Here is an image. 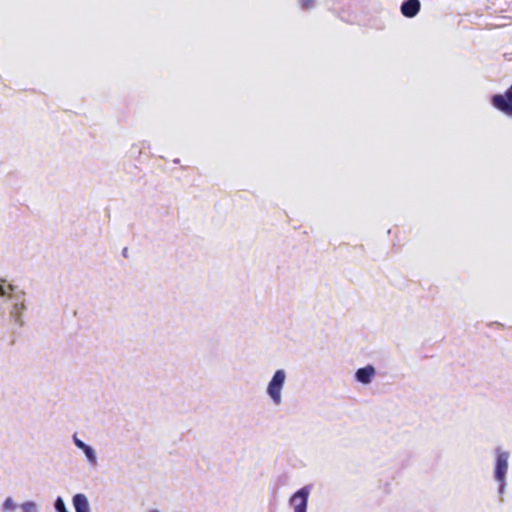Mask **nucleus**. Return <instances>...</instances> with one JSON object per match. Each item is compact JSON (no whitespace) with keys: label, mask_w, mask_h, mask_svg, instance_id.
<instances>
[{"label":"nucleus","mask_w":512,"mask_h":512,"mask_svg":"<svg viewBox=\"0 0 512 512\" xmlns=\"http://www.w3.org/2000/svg\"><path fill=\"white\" fill-rule=\"evenodd\" d=\"M492 106L512 118V85L502 94H495L491 98Z\"/></svg>","instance_id":"f257e3e1"},{"label":"nucleus","mask_w":512,"mask_h":512,"mask_svg":"<svg viewBox=\"0 0 512 512\" xmlns=\"http://www.w3.org/2000/svg\"><path fill=\"white\" fill-rule=\"evenodd\" d=\"M285 378V372L283 370H277L268 385L267 392L275 404H279L281 402V390L283 388Z\"/></svg>","instance_id":"f03ea898"},{"label":"nucleus","mask_w":512,"mask_h":512,"mask_svg":"<svg viewBox=\"0 0 512 512\" xmlns=\"http://www.w3.org/2000/svg\"><path fill=\"white\" fill-rule=\"evenodd\" d=\"M508 453L501 452L498 454L495 464V478L503 483L508 470Z\"/></svg>","instance_id":"7ed1b4c3"},{"label":"nucleus","mask_w":512,"mask_h":512,"mask_svg":"<svg viewBox=\"0 0 512 512\" xmlns=\"http://www.w3.org/2000/svg\"><path fill=\"white\" fill-rule=\"evenodd\" d=\"M308 495L307 488H302L293 495L291 501L294 503V512H306Z\"/></svg>","instance_id":"20e7f679"},{"label":"nucleus","mask_w":512,"mask_h":512,"mask_svg":"<svg viewBox=\"0 0 512 512\" xmlns=\"http://www.w3.org/2000/svg\"><path fill=\"white\" fill-rule=\"evenodd\" d=\"M420 7L419 0H406L401 5V13L407 18H412L418 14Z\"/></svg>","instance_id":"39448f33"},{"label":"nucleus","mask_w":512,"mask_h":512,"mask_svg":"<svg viewBox=\"0 0 512 512\" xmlns=\"http://www.w3.org/2000/svg\"><path fill=\"white\" fill-rule=\"evenodd\" d=\"M374 375L375 369L369 365L357 370L356 379L363 384H368L371 382Z\"/></svg>","instance_id":"423d86ee"},{"label":"nucleus","mask_w":512,"mask_h":512,"mask_svg":"<svg viewBox=\"0 0 512 512\" xmlns=\"http://www.w3.org/2000/svg\"><path fill=\"white\" fill-rule=\"evenodd\" d=\"M73 505L76 512H90L89 503L84 494H76L73 497Z\"/></svg>","instance_id":"0eeeda50"},{"label":"nucleus","mask_w":512,"mask_h":512,"mask_svg":"<svg viewBox=\"0 0 512 512\" xmlns=\"http://www.w3.org/2000/svg\"><path fill=\"white\" fill-rule=\"evenodd\" d=\"M13 290L11 284H8L5 280H0V295L8 296L10 292Z\"/></svg>","instance_id":"6e6552de"},{"label":"nucleus","mask_w":512,"mask_h":512,"mask_svg":"<svg viewBox=\"0 0 512 512\" xmlns=\"http://www.w3.org/2000/svg\"><path fill=\"white\" fill-rule=\"evenodd\" d=\"M83 452L85 453L86 457L93 463L96 462V456H95V453H94V450L90 447V446H86L84 449H83Z\"/></svg>","instance_id":"1a4fd4ad"},{"label":"nucleus","mask_w":512,"mask_h":512,"mask_svg":"<svg viewBox=\"0 0 512 512\" xmlns=\"http://www.w3.org/2000/svg\"><path fill=\"white\" fill-rule=\"evenodd\" d=\"M299 4L302 9L308 10L314 6L315 0H299Z\"/></svg>","instance_id":"9d476101"},{"label":"nucleus","mask_w":512,"mask_h":512,"mask_svg":"<svg viewBox=\"0 0 512 512\" xmlns=\"http://www.w3.org/2000/svg\"><path fill=\"white\" fill-rule=\"evenodd\" d=\"M55 509L57 512H68L63 500L59 497L55 502Z\"/></svg>","instance_id":"9b49d317"},{"label":"nucleus","mask_w":512,"mask_h":512,"mask_svg":"<svg viewBox=\"0 0 512 512\" xmlns=\"http://www.w3.org/2000/svg\"><path fill=\"white\" fill-rule=\"evenodd\" d=\"M22 508L24 512H37V507L32 502L25 503Z\"/></svg>","instance_id":"f8f14e48"},{"label":"nucleus","mask_w":512,"mask_h":512,"mask_svg":"<svg viewBox=\"0 0 512 512\" xmlns=\"http://www.w3.org/2000/svg\"><path fill=\"white\" fill-rule=\"evenodd\" d=\"M74 442L76 446L82 450L87 446L83 441L77 439L76 437L74 438Z\"/></svg>","instance_id":"ddd939ff"},{"label":"nucleus","mask_w":512,"mask_h":512,"mask_svg":"<svg viewBox=\"0 0 512 512\" xmlns=\"http://www.w3.org/2000/svg\"><path fill=\"white\" fill-rule=\"evenodd\" d=\"M4 506L6 509H13L14 508V503L11 499H7L5 502H4Z\"/></svg>","instance_id":"4468645a"},{"label":"nucleus","mask_w":512,"mask_h":512,"mask_svg":"<svg viewBox=\"0 0 512 512\" xmlns=\"http://www.w3.org/2000/svg\"><path fill=\"white\" fill-rule=\"evenodd\" d=\"M151 512H160V511H158V510H152Z\"/></svg>","instance_id":"2eb2a0df"}]
</instances>
